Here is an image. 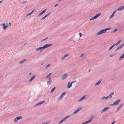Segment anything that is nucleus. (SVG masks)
<instances>
[{"mask_svg": "<svg viewBox=\"0 0 124 124\" xmlns=\"http://www.w3.org/2000/svg\"><path fill=\"white\" fill-rule=\"evenodd\" d=\"M93 118V117H91L89 119L88 121H86L85 122L83 123L82 124H87V123L91 122Z\"/></svg>", "mask_w": 124, "mask_h": 124, "instance_id": "5", "label": "nucleus"}, {"mask_svg": "<svg viewBox=\"0 0 124 124\" xmlns=\"http://www.w3.org/2000/svg\"><path fill=\"white\" fill-rule=\"evenodd\" d=\"M9 25H11V23H9Z\"/></svg>", "mask_w": 124, "mask_h": 124, "instance_id": "55", "label": "nucleus"}, {"mask_svg": "<svg viewBox=\"0 0 124 124\" xmlns=\"http://www.w3.org/2000/svg\"><path fill=\"white\" fill-rule=\"evenodd\" d=\"M100 31H103V29H102L101 30H100Z\"/></svg>", "mask_w": 124, "mask_h": 124, "instance_id": "50", "label": "nucleus"}, {"mask_svg": "<svg viewBox=\"0 0 124 124\" xmlns=\"http://www.w3.org/2000/svg\"><path fill=\"white\" fill-rule=\"evenodd\" d=\"M79 34L80 36V37H81L82 35V34L81 33H79Z\"/></svg>", "mask_w": 124, "mask_h": 124, "instance_id": "43", "label": "nucleus"}, {"mask_svg": "<svg viewBox=\"0 0 124 124\" xmlns=\"http://www.w3.org/2000/svg\"><path fill=\"white\" fill-rule=\"evenodd\" d=\"M78 111L77 109L76 110L73 112V114H76L77 113H78Z\"/></svg>", "mask_w": 124, "mask_h": 124, "instance_id": "32", "label": "nucleus"}, {"mask_svg": "<svg viewBox=\"0 0 124 124\" xmlns=\"http://www.w3.org/2000/svg\"><path fill=\"white\" fill-rule=\"evenodd\" d=\"M49 80L47 81V85H49L52 82V79L51 78H49Z\"/></svg>", "mask_w": 124, "mask_h": 124, "instance_id": "15", "label": "nucleus"}, {"mask_svg": "<svg viewBox=\"0 0 124 124\" xmlns=\"http://www.w3.org/2000/svg\"><path fill=\"white\" fill-rule=\"evenodd\" d=\"M109 108V107H106L105 108L102 110V111L101 112L102 113H103L104 112H105Z\"/></svg>", "mask_w": 124, "mask_h": 124, "instance_id": "19", "label": "nucleus"}, {"mask_svg": "<svg viewBox=\"0 0 124 124\" xmlns=\"http://www.w3.org/2000/svg\"><path fill=\"white\" fill-rule=\"evenodd\" d=\"M52 44H47L45 46H44L43 47H40L39 48H37L36 49V51H39V50L43 49L45 48H46L48 47L51 46Z\"/></svg>", "mask_w": 124, "mask_h": 124, "instance_id": "2", "label": "nucleus"}, {"mask_svg": "<svg viewBox=\"0 0 124 124\" xmlns=\"http://www.w3.org/2000/svg\"><path fill=\"white\" fill-rule=\"evenodd\" d=\"M124 46V43H123L119 46L122 48Z\"/></svg>", "mask_w": 124, "mask_h": 124, "instance_id": "37", "label": "nucleus"}, {"mask_svg": "<svg viewBox=\"0 0 124 124\" xmlns=\"http://www.w3.org/2000/svg\"><path fill=\"white\" fill-rule=\"evenodd\" d=\"M114 92H112L109 95H108L106 97H105V96L103 97H102L101 99V100H106L107 99H110L112 97V96L114 95Z\"/></svg>", "mask_w": 124, "mask_h": 124, "instance_id": "1", "label": "nucleus"}, {"mask_svg": "<svg viewBox=\"0 0 124 124\" xmlns=\"http://www.w3.org/2000/svg\"><path fill=\"white\" fill-rule=\"evenodd\" d=\"M1 93V92H0V94Z\"/></svg>", "mask_w": 124, "mask_h": 124, "instance_id": "56", "label": "nucleus"}, {"mask_svg": "<svg viewBox=\"0 0 124 124\" xmlns=\"http://www.w3.org/2000/svg\"><path fill=\"white\" fill-rule=\"evenodd\" d=\"M101 81L100 80H99L98 82L95 84V85L96 86L98 85H99L101 83Z\"/></svg>", "mask_w": 124, "mask_h": 124, "instance_id": "26", "label": "nucleus"}, {"mask_svg": "<svg viewBox=\"0 0 124 124\" xmlns=\"http://www.w3.org/2000/svg\"><path fill=\"white\" fill-rule=\"evenodd\" d=\"M73 41L74 42H75V41L74 40H73Z\"/></svg>", "mask_w": 124, "mask_h": 124, "instance_id": "52", "label": "nucleus"}, {"mask_svg": "<svg viewBox=\"0 0 124 124\" xmlns=\"http://www.w3.org/2000/svg\"><path fill=\"white\" fill-rule=\"evenodd\" d=\"M22 118V116H19L17 117L14 119V121L15 122H16L19 120L21 119Z\"/></svg>", "mask_w": 124, "mask_h": 124, "instance_id": "7", "label": "nucleus"}, {"mask_svg": "<svg viewBox=\"0 0 124 124\" xmlns=\"http://www.w3.org/2000/svg\"><path fill=\"white\" fill-rule=\"evenodd\" d=\"M117 29H115L113 31H117Z\"/></svg>", "mask_w": 124, "mask_h": 124, "instance_id": "44", "label": "nucleus"}, {"mask_svg": "<svg viewBox=\"0 0 124 124\" xmlns=\"http://www.w3.org/2000/svg\"><path fill=\"white\" fill-rule=\"evenodd\" d=\"M124 58V53L119 57V59L121 60Z\"/></svg>", "mask_w": 124, "mask_h": 124, "instance_id": "23", "label": "nucleus"}, {"mask_svg": "<svg viewBox=\"0 0 124 124\" xmlns=\"http://www.w3.org/2000/svg\"><path fill=\"white\" fill-rule=\"evenodd\" d=\"M43 14L42 11L38 15V16H41Z\"/></svg>", "mask_w": 124, "mask_h": 124, "instance_id": "35", "label": "nucleus"}, {"mask_svg": "<svg viewBox=\"0 0 124 124\" xmlns=\"http://www.w3.org/2000/svg\"><path fill=\"white\" fill-rule=\"evenodd\" d=\"M115 55V54H111L110 55V57H112L114 56Z\"/></svg>", "mask_w": 124, "mask_h": 124, "instance_id": "42", "label": "nucleus"}, {"mask_svg": "<svg viewBox=\"0 0 124 124\" xmlns=\"http://www.w3.org/2000/svg\"><path fill=\"white\" fill-rule=\"evenodd\" d=\"M50 65V64H48L47 65H46V68H48L49 67V66Z\"/></svg>", "mask_w": 124, "mask_h": 124, "instance_id": "41", "label": "nucleus"}, {"mask_svg": "<svg viewBox=\"0 0 124 124\" xmlns=\"http://www.w3.org/2000/svg\"><path fill=\"white\" fill-rule=\"evenodd\" d=\"M83 55V54H82L80 56V57H82Z\"/></svg>", "mask_w": 124, "mask_h": 124, "instance_id": "48", "label": "nucleus"}, {"mask_svg": "<svg viewBox=\"0 0 124 124\" xmlns=\"http://www.w3.org/2000/svg\"><path fill=\"white\" fill-rule=\"evenodd\" d=\"M26 60V59H25L21 61L20 62H19V64H22L24 62V61H25Z\"/></svg>", "mask_w": 124, "mask_h": 124, "instance_id": "29", "label": "nucleus"}, {"mask_svg": "<svg viewBox=\"0 0 124 124\" xmlns=\"http://www.w3.org/2000/svg\"><path fill=\"white\" fill-rule=\"evenodd\" d=\"M123 104L122 103L117 108V110H118L120 109L122 107V106H123Z\"/></svg>", "mask_w": 124, "mask_h": 124, "instance_id": "22", "label": "nucleus"}, {"mask_svg": "<svg viewBox=\"0 0 124 124\" xmlns=\"http://www.w3.org/2000/svg\"><path fill=\"white\" fill-rule=\"evenodd\" d=\"M72 85V83L71 82L70 83V82H69L68 83V84L67 86V87L68 88H69L71 87Z\"/></svg>", "mask_w": 124, "mask_h": 124, "instance_id": "14", "label": "nucleus"}, {"mask_svg": "<svg viewBox=\"0 0 124 124\" xmlns=\"http://www.w3.org/2000/svg\"><path fill=\"white\" fill-rule=\"evenodd\" d=\"M115 46V44H114L108 50L110 51L111 49L114 47V46Z\"/></svg>", "mask_w": 124, "mask_h": 124, "instance_id": "27", "label": "nucleus"}, {"mask_svg": "<svg viewBox=\"0 0 124 124\" xmlns=\"http://www.w3.org/2000/svg\"><path fill=\"white\" fill-rule=\"evenodd\" d=\"M106 31H99L96 34L97 35H99L105 33Z\"/></svg>", "mask_w": 124, "mask_h": 124, "instance_id": "20", "label": "nucleus"}, {"mask_svg": "<svg viewBox=\"0 0 124 124\" xmlns=\"http://www.w3.org/2000/svg\"><path fill=\"white\" fill-rule=\"evenodd\" d=\"M121 48L119 46L116 49V51H117L120 49Z\"/></svg>", "mask_w": 124, "mask_h": 124, "instance_id": "36", "label": "nucleus"}, {"mask_svg": "<svg viewBox=\"0 0 124 124\" xmlns=\"http://www.w3.org/2000/svg\"><path fill=\"white\" fill-rule=\"evenodd\" d=\"M2 0L0 1V3H1L2 2Z\"/></svg>", "mask_w": 124, "mask_h": 124, "instance_id": "51", "label": "nucleus"}, {"mask_svg": "<svg viewBox=\"0 0 124 124\" xmlns=\"http://www.w3.org/2000/svg\"><path fill=\"white\" fill-rule=\"evenodd\" d=\"M31 73H30V74H30V75H31Z\"/></svg>", "mask_w": 124, "mask_h": 124, "instance_id": "54", "label": "nucleus"}, {"mask_svg": "<svg viewBox=\"0 0 124 124\" xmlns=\"http://www.w3.org/2000/svg\"><path fill=\"white\" fill-rule=\"evenodd\" d=\"M50 14V12H49L46 15L44 16L42 18L41 20H43L46 17H47Z\"/></svg>", "mask_w": 124, "mask_h": 124, "instance_id": "16", "label": "nucleus"}, {"mask_svg": "<svg viewBox=\"0 0 124 124\" xmlns=\"http://www.w3.org/2000/svg\"><path fill=\"white\" fill-rule=\"evenodd\" d=\"M48 39L47 37H46V38H45V39H42V40H41V41H44V40H46V39Z\"/></svg>", "mask_w": 124, "mask_h": 124, "instance_id": "39", "label": "nucleus"}, {"mask_svg": "<svg viewBox=\"0 0 124 124\" xmlns=\"http://www.w3.org/2000/svg\"><path fill=\"white\" fill-rule=\"evenodd\" d=\"M51 75V73H49L46 77V78H49L50 77V76Z\"/></svg>", "mask_w": 124, "mask_h": 124, "instance_id": "28", "label": "nucleus"}, {"mask_svg": "<svg viewBox=\"0 0 124 124\" xmlns=\"http://www.w3.org/2000/svg\"><path fill=\"white\" fill-rule=\"evenodd\" d=\"M70 115H68V116H66V117H65L63 118L59 122L58 124H60V123H61L62 122H63V121H64L67 118L70 117Z\"/></svg>", "mask_w": 124, "mask_h": 124, "instance_id": "6", "label": "nucleus"}, {"mask_svg": "<svg viewBox=\"0 0 124 124\" xmlns=\"http://www.w3.org/2000/svg\"><path fill=\"white\" fill-rule=\"evenodd\" d=\"M46 11V9H44V10L43 11H42V12L44 14L45 12Z\"/></svg>", "mask_w": 124, "mask_h": 124, "instance_id": "40", "label": "nucleus"}, {"mask_svg": "<svg viewBox=\"0 0 124 124\" xmlns=\"http://www.w3.org/2000/svg\"><path fill=\"white\" fill-rule=\"evenodd\" d=\"M115 121L114 122H113L112 123H111V124H113L115 122Z\"/></svg>", "mask_w": 124, "mask_h": 124, "instance_id": "49", "label": "nucleus"}, {"mask_svg": "<svg viewBox=\"0 0 124 124\" xmlns=\"http://www.w3.org/2000/svg\"><path fill=\"white\" fill-rule=\"evenodd\" d=\"M124 9V6H121L118 9H117L116 10L117 11H120L123 10Z\"/></svg>", "mask_w": 124, "mask_h": 124, "instance_id": "9", "label": "nucleus"}, {"mask_svg": "<svg viewBox=\"0 0 124 124\" xmlns=\"http://www.w3.org/2000/svg\"><path fill=\"white\" fill-rule=\"evenodd\" d=\"M58 5H59L58 4H56L54 6V7H56Z\"/></svg>", "mask_w": 124, "mask_h": 124, "instance_id": "46", "label": "nucleus"}, {"mask_svg": "<svg viewBox=\"0 0 124 124\" xmlns=\"http://www.w3.org/2000/svg\"><path fill=\"white\" fill-rule=\"evenodd\" d=\"M65 93H66L65 92H64L62 93L59 97V100L62 99L63 97L65 95Z\"/></svg>", "mask_w": 124, "mask_h": 124, "instance_id": "10", "label": "nucleus"}, {"mask_svg": "<svg viewBox=\"0 0 124 124\" xmlns=\"http://www.w3.org/2000/svg\"><path fill=\"white\" fill-rule=\"evenodd\" d=\"M34 9L33 10H32V11H31V12L28 13L27 15V16H27L28 15H31L34 11Z\"/></svg>", "mask_w": 124, "mask_h": 124, "instance_id": "31", "label": "nucleus"}, {"mask_svg": "<svg viewBox=\"0 0 124 124\" xmlns=\"http://www.w3.org/2000/svg\"><path fill=\"white\" fill-rule=\"evenodd\" d=\"M87 96V95H85L83 96L78 101L80 102L82 101Z\"/></svg>", "mask_w": 124, "mask_h": 124, "instance_id": "11", "label": "nucleus"}, {"mask_svg": "<svg viewBox=\"0 0 124 124\" xmlns=\"http://www.w3.org/2000/svg\"><path fill=\"white\" fill-rule=\"evenodd\" d=\"M116 10H115L113 12V13L109 17V18H112L114 16V14H115V13L116 12Z\"/></svg>", "mask_w": 124, "mask_h": 124, "instance_id": "18", "label": "nucleus"}, {"mask_svg": "<svg viewBox=\"0 0 124 124\" xmlns=\"http://www.w3.org/2000/svg\"><path fill=\"white\" fill-rule=\"evenodd\" d=\"M120 100L121 99H119V100L115 101L114 103L113 104H110L109 105L111 106H113L114 105H117L118 104V103L120 102Z\"/></svg>", "mask_w": 124, "mask_h": 124, "instance_id": "4", "label": "nucleus"}, {"mask_svg": "<svg viewBox=\"0 0 124 124\" xmlns=\"http://www.w3.org/2000/svg\"><path fill=\"white\" fill-rule=\"evenodd\" d=\"M118 28V31L122 30L123 29V27L122 26H121L119 27H118V28Z\"/></svg>", "mask_w": 124, "mask_h": 124, "instance_id": "24", "label": "nucleus"}, {"mask_svg": "<svg viewBox=\"0 0 124 124\" xmlns=\"http://www.w3.org/2000/svg\"><path fill=\"white\" fill-rule=\"evenodd\" d=\"M2 26L3 27L4 30H5L8 27V23H6L5 24V23H3L2 24Z\"/></svg>", "mask_w": 124, "mask_h": 124, "instance_id": "8", "label": "nucleus"}, {"mask_svg": "<svg viewBox=\"0 0 124 124\" xmlns=\"http://www.w3.org/2000/svg\"><path fill=\"white\" fill-rule=\"evenodd\" d=\"M101 15V13H99L96 14L95 16L92 17L89 20L90 21L92 20H93L94 19L97 18L98 17H99Z\"/></svg>", "mask_w": 124, "mask_h": 124, "instance_id": "3", "label": "nucleus"}, {"mask_svg": "<svg viewBox=\"0 0 124 124\" xmlns=\"http://www.w3.org/2000/svg\"><path fill=\"white\" fill-rule=\"evenodd\" d=\"M121 39H119L118 41L116 43H114V44H115V45H118L121 42Z\"/></svg>", "mask_w": 124, "mask_h": 124, "instance_id": "21", "label": "nucleus"}, {"mask_svg": "<svg viewBox=\"0 0 124 124\" xmlns=\"http://www.w3.org/2000/svg\"><path fill=\"white\" fill-rule=\"evenodd\" d=\"M27 1H24L23 2V4H24L27 2Z\"/></svg>", "mask_w": 124, "mask_h": 124, "instance_id": "45", "label": "nucleus"}, {"mask_svg": "<svg viewBox=\"0 0 124 124\" xmlns=\"http://www.w3.org/2000/svg\"><path fill=\"white\" fill-rule=\"evenodd\" d=\"M45 101H41L40 102H38L37 104H36L35 105L36 106H39L41 104L43 103H44Z\"/></svg>", "mask_w": 124, "mask_h": 124, "instance_id": "12", "label": "nucleus"}, {"mask_svg": "<svg viewBox=\"0 0 124 124\" xmlns=\"http://www.w3.org/2000/svg\"><path fill=\"white\" fill-rule=\"evenodd\" d=\"M35 76L34 75L32 76L31 79L29 80V81L30 82L31 81H32L33 79H34V78L35 77Z\"/></svg>", "mask_w": 124, "mask_h": 124, "instance_id": "30", "label": "nucleus"}, {"mask_svg": "<svg viewBox=\"0 0 124 124\" xmlns=\"http://www.w3.org/2000/svg\"><path fill=\"white\" fill-rule=\"evenodd\" d=\"M76 82V81H75L72 82L71 83L72 84L73 83Z\"/></svg>", "mask_w": 124, "mask_h": 124, "instance_id": "47", "label": "nucleus"}, {"mask_svg": "<svg viewBox=\"0 0 124 124\" xmlns=\"http://www.w3.org/2000/svg\"><path fill=\"white\" fill-rule=\"evenodd\" d=\"M111 29L110 27H108L106 28L105 29H103V31H107V30H109Z\"/></svg>", "mask_w": 124, "mask_h": 124, "instance_id": "25", "label": "nucleus"}, {"mask_svg": "<svg viewBox=\"0 0 124 124\" xmlns=\"http://www.w3.org/2000/svg\"><path fill=\"white\" fill-rule=\"evenodd\" d=\"M50 121H48L46 123H43L42 124H48V123H49L50 122Z\"/></svg>", "mask_w": 124, "mask_h": 124, "instance_id": "38", "label": "nucleus"}, {"mask_svg": "<svg viewBox=\"0 0 124 124\" xmlns=\"http://www.w3.org/2000/svg\"><path fill=\"white\" fill-rule=\"evenodd\" d=\"M55 87H54L52 89V90H51V93H52L54 91V89H55Z\"/></svg>", "mask_w": 124, "mask_h": 124, "instance_id": "33", "label": "nucleus"}, {"mask_svg": "<svg viewBox=\"0 0 124 124\" xmlns=\"http://www.w3.org/2000/svg\"><path fill=\"white\" fill-rule=\"evenodd\" d=\"M82 107H79L77 109L78 110V111H79L82 109Z\"/></svg>", "mask_w": 124, "mask_h": 124, "instance_id": "34", "label": "nucleus"}, {"mask_svg": "<svg viewBox=\"0 0 124 124\" xmlns=\"http://www.w3.org/2000/svg\"><path fill=\"white\" fill-rule=\"evenodd\" d=\"M67 74L66 73L64 74L62 77L61 79H64L66 78L67 76Z\"/></svg>", "mask_w": 124, "mask_h": 124, "instance_id": "13", "label": "nucleus"}, {"mask_svg": "<svg viewBox=\"0 0 124 124\" xmlns=\"http://www.w3.org/2000/svg\"><path fill=\"white\" fill-rule=\"evenodd\" d=\"M69 55V54H67L64 55V56L62 57L61 58V59L62 60H63L64 59V58L65 57L68 56Z\"/></svg>", "mask_w": 124, "mask_h": 124, "instance_id": "17", "label": "nucleus"}, {"mask_svg": "<svg viewBox=\"0 0 124 124\" xmlns=\"http://www.w3.org/2000/svg\"><path fill=\"white\" fill-rule=\"evenodd\" d=\"M89 71H91V70L90 69H89L88 70Z\"/></svg>", "mask_w": 124, "mask_h": 124, "instance_id": "53", "label": "nucleus"}]
</instances>
